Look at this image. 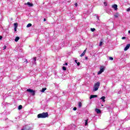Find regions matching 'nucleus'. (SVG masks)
I'll list each match as a JSON object with an SVG mask.
<instances>
[{"mask_svg":"<svg viewBox=\"0 0 130 130\" xmlns=\"http://www.w3.org/2000/svg\"><path fill=\"white\" fill-rule=\"evenodd\" d=\"M85 59H88V57H85Z\"/></svg>","mask_w":130,"mask_h":130,"instance_id":"58836bf2","label":"nucleus"},{"mask_svg":"<svg viewBox=\"0 0 130 130\" xmlns=\"http://www.w3.org/2000/svg\"><path fill=\"white\" fill-rule=\"evenodd\" d=\"M22 105L19 106L18 107L19 110H21V109H22Z\"/></svg>","mask_w":130,"mask_h":130,"instance_id":"6ab92c4d","label":"nucleus"},{"mask_svg":"<svg viewBox=\"0 0 130 130\" xmlns=\"http://www.w3.org/2000/svg\"><path fill=\"white\" fill-rule=\"evenodd\" d=\"M14 31H17V27H14Z\"/></svg>","mask_w":130,"mask_h":130,"instance_id":"473e14b6","label":"nucleus"},{"mask_svg":"<svg viewBox=\"0 0 130 130\" xmlns=\"http://www.w3.org/2000/svg\"><path fill=\"white\" fill-rule=\"evenodd\" d=\"M63 66H68V63L67 62L65 63L64 64H63Z\"/></svg>","mask_w":130,"mask_h":130,"instance_id":"2f4dec72","label":"nucleus"},{"mask_svg":"<svg viewBox=\"0 0 130 130\" xmlns=\"http://www.w3.org/2000/svg\"><path fill=\"white\" fill-rule=\"evenodd\" d=\"M112 7L113 9H114V10L115 11H116L117 10V5L115 4V5H113Z\"/></svg>","mask_w":130,"mask_h":130,"instance_id":"423d86ee","label":"nucleus"},{"mask_svg":"<svg viewBox=\"0 0 130 130\" xmlns=\"http://www.w3.org/2000/svg\"><path fill=\"white\" fill-rule=\"evenodd\" d=\"M46 90H47L46 88H42L41 92H42V93H44V92H45V91H46Z\"/></svg>","mask_w":130,"mask_h":130,"instance_id":"4468645a","label":"nucleus"},{"mask_svg":"<svg viewBox=\"0 0 130 130\" xmlns=\"http://www.w3.org/2000/svg\"><path fill=\"white\" fill-rule=\"evenodd\" d=\"M118 16H119L118 13H116L114 15L115 18H118Z\"/></svg>","mask_w":130,"mask_h":130,"instance_id":"ddd939ff","label":"nucleus"},{"mask_svg":"<svg viewBox=\"0 0 130 130\" xmlns=\"http://www.w3.org/2000/svg\"><path fill=\"white\" fill-rule=\"evenodd\" d=\"M37 117L38 118H46V117H48V113L43 112L42 113L39 114Z\"/></svg>","mask_w":130,"mask_h":130,"instance_id":"f257e3e1","label":"nucleus"},{"mask_svg":"<svg viewBox=\"0 0 130 130\" xmlns=\"http://www.w3.org/2000/svg\"><path fill=\"white\" fill-rule=\"evenodd\" d=\"M26 91L27 92H29V93H31V95H32V96H34L35 95V91L34 90H33V89H28L26 90Z\"/></svg>","mask_w":130,"mask_h":130,"instance_id":"20e7f679","label":"nucleus"},{"mask_svg":"<svg viewBox=\"0 0 130 130\" xmlns=\"http://www.w3.org/2000/svg\"><path fill=\"white\" fill-rule=\"evenodd\" d=\"M73 110H74V111H76V110H77V108L76 107H74L73 108Z\"/></svg>","mask_w":130,"mask_h":130,"instance_id":"a878e982","label":"nucleus"},{"mask_svg":"<svg viewBox=\"0 0 130 130\" xmlns=\"http://www.w3.org/2000/svg\"><path fill=\"white\" fill-rule=\"evenodd\" d=\"M32 26V24L31 23H28L27 26H26V27L27 28H29V27H31Z\"/></svg>","mask_w":130,"mask_h":130,"instance_id":"2eb2a0df","label":"nucleus"},{"mask_svg":"<svg viewBox=\"0 0 130 130\" xmlns=\"http://www.w3.org/2000/svg\"><path fill=\"white\" fill-rule=\"evenodd\" d=\"M98 97L97 95H91L90 96V99H92L93 98H96Z\"/></svg>","mask_w":130,"mask_h":130,"instance_id":"6e6552de","label":"nucleus"},{"mask_svg":"<svg viewBox=\"0 0 130 130\" xmlns=\"http://www.w3.org/2000/svg\"><path fill=\"white\" fill-rule=\"evenodd\" d=\"M106 99V98L104 96H102V98H101V100H102L103 102H105V99Z\"/></svg>","mask_w":130,"mask_h":130,"instance_id":"1a4fd4ad","label":"nucleus"},{"mask_svg":"<svg viewBox=\"0 0 130 130\" xmlns=\"http://www.w3.org/2000/svg\"><path fill=\"white\" fill-rule=\"evenodd\" d=\"M98 20H99V17L97 16Z\"/></svg>","mask_w":130,"mask_h":130,"instance_id":"4c0bfd02","label":"nucleus"},{"mask_svg":"<svg viewBox=\"0 0 130 130\" xmlns=\"http://www.w3.org/2000/svg\"><path fill=\"white\" fill-rule=\"evenodd\" d=\"M75 61L76 63H78V62H77L78 61L77 60H75Z\"/></svg>","mask_w":130,"mask_h":130,"instance_id":"f704fd0d","label":"nucleus"},{"mask_svg":"<svg viewBox=\"0 0 130 130\" xmlns=\"http://www.w3.org/2000/svg\"><path fill=\"white\" fill-rule=\"evenodd\" d=\"M129 47H130V44H127L126 47L124 49V51H126V50H127V49H128Z\"/></svg>","mask_w":130,"mask_h":130,"instance_id":"39448f33","label":"nucleus"},{"mask_svg":"<svg viewBox=\"0 0 130 130\" xmlns=\"http://www.w3.org/2000/svg\"><path fill=\"white\" fill-rule=\"evenodd\" d=\"M102 106H103V105H102Z\"/></svg>","mask_w":130,"mask_h":130,"instance_id":"ea45409f","label":"nucleus"},{"mask_svg":"<svg viewBox=\"0 0 130 130\" xmlns=\"http://www.w3.org/2000/svg\"><path fill=\"white\" fill-rule=\"evenodd\" d=\"M87 50V49H86L81 54L80 56L81 57H82V56H84L85 55V54H86V51Z\"/></svg>","mask_w":130,"mask_h":130,"instance_id":"0eeeda50","label":"nucleus"},{"mask_svg":"<svg viewBox=\"0 0 130 130\" xmlns=\"http://www.w3.org/2000/svg\"><path fill=\"white\" fill-rule=\"evenodd\" d=\"M109 59H110V60H113V57H109Z\"/></svg>","mask_w":130,"mask_h":130,"instance_id":"5701e85b","label":"nucleus"},{"mask_svg":"<svg viewBox=\"0 0 130 130\" xmlns=\"http://www.w3.org/2000/svg\"><path fill=\"white\" fill-rule=\"evenodd\" d=\"M14 28H17L18 27V23H15L14 24Z\"/></svg>","mask_w":130,"mask_h":130,"instance_id":"a211bd4d","label":"nucleus"},{"mask_svg":"<svg viewBox=\"0 0 130 130\" xmlns=\"http://www.w3.org/2000/svg\"><path fill=\"white\" fill-rule=\"evenodd\" d=\"M2 38H3V37L0 36V40H1V39H2Z\"/></svg>","mask_w":130,"mask_h":130,"instance_id":"e433bc0d","label":"nucleus"},{"mask_svg":"<svg viewBox=\"0 0 130 130\" xmlns=\"http://www.w3.org/2000/svg\"><path fill=\"white\" fill-rule=\"evenodd\" d=\"M105 70V67L104 66H100V71L98 73V75H101L102 73H103Z\"/></svg>","mask_w":130,"mask_h":130,"instance_id":"7ed1b4c3","label":"nucleus"},{"mask_svg":"<svg viewBox=\"0 0 130 130\" xmlns=\"http://www.w3.org/2000/svg\"><path fill=\"white\" fill-rule=\"evenodd\" d=\"M62 70H63V71H67V68L66 67H63Z\"/></svg>","mask_w":130,"mask_h":130,"instance_id":"aec40b11","label":"nucleus"},{"mask_svg":"<svg viewBox=\"0 0 130 130\" xmlns=\"http://www.w3.org/2000/svg\"><path fill=\"white\" fill-rule=\"evenodd\" d=\"M85 125H88V120H85Z\"/></svg>","mask_w":130,"mask_h":130,"instance_id":"412c9836","label":"nucleus"},{"mask_svg":"<svg viewBox=\"0 0 130 130\" xmlns=\"http://www.w3.org/2000/svg\"><path fill=\"white\" fill-rule=\"evenodd\" d=\"M20 39V37H16L15 38V42H18V41H19V40Z\"/></svg>","mask_w":130,"mask_h":130,"instance_id":"9b49d317","label":"nucleus"},{"mask_svg":"<svg viewBox=\"0 0 130 130\" xmlns=\"http://www.w3.org/2000/svg\"><path fill=\"white\" fill-rule=\"evenodd\" d=\"M78 107H79V108H81V107H82V103L79 102L78 103Z\"/></svg>","mask_w":130,"mask_h":130,"instance_id":"dca6fc26","label":"nucleus"},{"mask_svg":"<svg viewBox=\"0 0 130 130\" xmlns=\"http://www.w3.org/2000/svg\"><path fill=\"white\" fill-rule=\"evenodd\" d=\"M126 11L127 12H130V8L127 9Z\"/></svg>","mask_w":130,"mask_h":130,"instance_id":"393cba45","label":"nucleus"},{"mask_svg":"<svg viewBox=\"0 0 130 130\" xmlns=\"http://www.w3.org/2000/svg\"><path fill=\"white\" fill-rule=\"evenodd\" d=\"M95 111L96 112V113H98V114L101 113V111L99 109H96Z\"/></svg>","mask_w":130,"mask_h":130,"instance_id":"9d476101","label":"nucleus"},{"mask_svg":"<svg viewBox=\"0 0 130 130\" xmlns=\"http://www.w3.org/2000/svg\"><path fill=\"white\" fill-rule=\"evenodd\" d=\"M7 48V46H4L3 47V50H5Z\"/></svg>","mask_w":130,"mask_h":130,"instance_id":"b1692460","label":"nucleus"},{"mask_svg":"<svg viewBox=\"0 0 130 130\" xmlns=\"http://www.w3.org/2000/svg\"><path fill=\"white\" fill-rule=\"evenodd\" d=\"M125 38H126L125 37H123L122 38V40H123L125 39Z\"/></svg>","mask_w":130,"mask_h":130,"instance_id":"c756f323","label":"nucleus"},{"mask_svg":"<svg viewBox=\"0 0 130 130\" xmlns=\"http://www.w3.org/2000/svg\"><path fill=\"white\" fill-rule=\"evenodd\" d=\"M77 66H78V67H79V66H80V62H77Z\"/></svg>","mask_w":130,"mask_h":130,"instance_id":"c85d7f7f","label":"nucleus"},{"mask_svg":"<svg viewBox=\"0 0 130 130\" xmlns=\"http://www.w3.org/2000/svg\"><path fill=\"white\" fill-rule=\"evenodd\" d=\"M90 30L92 32H94V31H95V28H90Z\"/></svg>","mask_w":130,"mask_h":130,"instance_id":"4be33fe9","label":"nucleus"},{"mask_svg":"<svg viewBox=\"0 0 130 130\" xmlns=\"http://www.w3.org/2000/svg\"><path fill=\"white\" fill-rule=\"evenodd\" d=\"M26 5H27V6H29V7L33 6V4H31L30 2H27Z\"/></svg>","mask_w":130,"mask_h":130,"instance_id":"f8f14e48","label":"nucleus"},{"mask_svg":"<svg viewBox=\"0 0 130 130\" xmlns=\"http://www.w3.org/2000/svg\"><path fill=\"white\" fill-rule=\"evenodd\" d=\"M46 21V19L44 18V22H45Z\"/></svg>","mask_w":130,"mask_h":130,"instance_id":"c9c22d12","label":"nucleus"},{"mask_svg":"<svg viewBox=\"0 0 130 130\" xmlns=\"http://www.w3.org/2000/svg\"><path fill=\"white\" fill-rule=\"evenodd\" d=\"M24 62H26V63H28V60L25 59V61H24Z\"/></svg>","mask_w":130,"mask_h":130,"instance_id":"cd10ccee","label":"nucleus"},{"mask_svg":"<svg viewBox=\"0 0 130 130\" xmlns=\"http://www.w3.org/2000/svg\"><path fill=\"white\" fill-rule=\"evenodd\" d=\"M102 43H103L102 42H100V46H102Z\"/></svg>","mask_w":130,"mask_h":130,"instance_id":"bb28decb","label":"nucleus"},{"mask_svg":"<svg viewBox=\"0 0 130 130\" xmlns=\"http://www.w3.org/2000/svg\"><path fill=\"white\" fill-rule=\"evenodd\" d=\"M104 5L106 7V6H107V3H106V2L104 3Z\"/></svg>","mask_w":130,"mask_h":130,"instance_id":"7c9ffc66","label":"nucleus"},{"mask_svg":"<svg viewBox=\"0 0 130 130\" xmlns=\"http://www.w3.org/2000/svg\"><path fill=\"white\" fill-rule=\"evenodd\" d=\"M75 5L76 7H78V3H76Z\"/></svg>","mask_w":130,"mask_h":130,"instance_id":"72a5a7b5","label":"nucleus"},{"mask_svg":"<svg viewBox=\"0 0 130 130\" xmlns=\"http://www.w3.org/2000/svg\"><path fill=\"white\" fill-rule=\"evenodd\" d=\"M99 87H100V82H98L93 86V91L94 92L98 91V89H99Z\"/></svg>","mask_w":130,"mask_h":130,"instance_id":"f03ea898","label":"nucleus"},{"mask_svg":"<svg viewBox=\"0 0 130 130\" xmlns=\"http://www.w3.org/2000/svg\"><path fill=\"white\" fill-rule=\"evenodd\" d=\"M32 61L35 62V64H36V57L34 58Z\"/></svg>","mask_w":130,"mask_h":130,"instance_id":"f3484780","label":"nucleus"}]
</instances>
